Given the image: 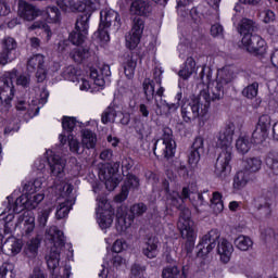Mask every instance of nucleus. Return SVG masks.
Here are the masks:
<instances>
[{"instance_id":"1","label":"nucleus","mask_w":278,"mask_h":278,"mask_svg":"<svg viewBox=\"0 0 278 278\" xmlns=\"http://www.w3.org/2000/svg\"><path fill=\"white\" fill-rule=\"evenodd\" d=\"M233 131H236V125L229 123L226 127L219 131L215 137V144L218 149H222L215 163L214 174L219 179H227L231 173V160H233Z\"/></svg>"},{"instance_id":"2","label":"nucleus","mask_w":278,"mask_h":278,"mask_svg":"<svg viewBox=\"0 0 278 278\" xmlns=\"http://www.w3.org/2000/svg\"><path fill=\"white\" fill-rule=\"evenodd\" d=\"M47 239L54 243V248H52L49 255L46 256L48 268L51 270V278H58V273H55V270L60 266V249L66 244V238L62 230L52 226L47 230Z\"/></svg>"},{"instance_id":"3","label":"nucleus","mask_w":278,"mask_h":278,"mask_svg":"<svg viewBox=\"0 0 278 278\" xmlns=\"http://www.w3.org/2000/svg\"><path fill=\"white\" fill-rule=\"evenodd\" d=\"M211 101L212 96L207 91H202L199 97L191 99L187 105L184 104L181 106V116L185 123H190V121H194L199 116H205Z\"/></svg>"},{"instance_id":"4","label":"nucleus","mask_w":278,"mask_h":278,"mask_svg":"<svg viewBox=\"0 0 278 278\" xmlns=\"http://www.w3.org/2000/svg\"><path fill=\"white\" fill-rule=\"evenodd\" d=\"M118 31L121 29V15L112 9H104L100 12V25L98 36L102 42H110V30Z\"/></svg>"},{"instance_id":"5","label":"nucleus","mask_w":278,"mask_h":278,"mask_svg":"<svg viewBox=\"0 0 278 278\" xmlns=\"http://www.w3.org/2000/svg\"><path fill=\"white\" fill-rule=\"evenodd\" d=\"M162 131L163 134L161 139H159L154 146V155H157V157H164L165 160H170V157H175L177 143L173 138V129L164 127Z\"/></svg>"},{"instance_id":"6","label":"nucleus","mask_w":278,"mask_h":278,"mask_svg":"<svg viewBox=\"0 0 278 278\" xmlns=\"http://www.w3.org/2000/svg\"><path fill=\"white\" fill-rule=\"evenodd\" d=\"M18 71L13 68L11 72H7L2 78H0V108L8 112L12 108V99H14V83L12 80L16 77Z\"/></svg>"},{"instance_id":"7","label":"nucleus","mask_w":278,"mask_h":278,"mask_svg":"<svg viewBox=\"0 0 278 278\" xmlns=\"http://www.w3.org/2000/svg\"><path fill=\"white\" fill-rule=\"evenodd\" d=\"M233 81V71L229 67H224L217 73V79L214 87L211 89L212 101H220L225 96V90L229 88V84Z\"/></svg>"},{"instance_id":"8","label":"nucleus","mask_w":278,"mask_h":278,"mask_svg":"<svg viewBox=\"0 0 278 278\" xmlns=\"http://www.w3.org/2000/svg\"><path fill=\"white\" fill-rule=\"evenodd\" d=\"M118 168H121V164L114 163L113 165H103L99 170V179L104 181L109 192L116 189L123 179L118 174Z\"/></svg>"},{"instance_id":"9","label":"nucleus","mask_w":278,"mask_h":278,"mask_svg":"<svg viewBox=\"0 0 278 278\" xmlns=\"http://www.w3.org/2000/svg\"><path fill=\"white\" fill-rule=\"evenodd\" d=\"M89 21L90 14H83L77 17L75 28L68 37L72 45L79 47L86 42V38H88V29L90 27L88 24Z\"/></svg>"},{"instance_id":"10","label":"nucleus","mask_w":278,"mask_h":278,"mask_svg":"<svg viewBox=\"0 0 278 278\" xmlns=\"http://www.w3.org/2000/svg\"><path fill=\"white\" fill-rule=\"evenodd\" d=\"M18 43L15 38L7 37L2 40V51L0 52V66H5L18 58Z\"/></svg>"},{"instance_id":"11","label":"nucleus","mask_w":278,"mask_h":278,"mask_svg":"<svg viewBox=\"0 0 278 278\" xmlns=\"http://www.w3.org/2000/svg\"><path fill=\"white\" fill-rule=\"evenodd\" d=\"M220 238V232L216 229H212L204 235L198 244V257H205L210 255L214 249H216V242Z\"/></svg>"},{"instance_id":"12","label":"nucleus","mask_w":278,"mask_h":278,"mask_svg":"<svg viewBox=\"0 0 278 278\" xmlns=\"http://www.w3.org/2000/svg\"><path fill=\"white\" fill-rule=\"evenodd\" d=\"M144 31V20L140 17H135L132 21V28L130 33L126 36V47L128 49H136L140 45V38H142V33Z\"/></svg>"},{"instance_id":"13","label":"nucleus","mask_w":278,"mask_h":278,"mask_svg":"<svg viewBox=\"0 0 278 278\" xmlns=\"http://www.w3.org/2000/svg\"><path fill=\"white\" fill-rule=\"evenodd\" d=\"M241 42L249 53H257V55H261L266 51V41L255 33L243 36Z\"/></svg>"},{"instance_id":"14","label":"nucleus","mask_w":278,"mask_h":278,"mask_svg":"<svg viewBox=\"0 0 278 278\" xmlns=\"http://www.w3.org/2000/svg\"><path fill=\"white\" fill-rule=\"evenodd\" d=\"M42 10L40 8L29 3L25 2L24 0L18 1V9L17 14L20 18H23L24 21H36L38 16H42Z\"/></svg>"},{"instance_id":"15","label":"nucleus","mask_w":278,"mask_h":278,"mask_svg":"<svg viewBox=\"0 0 278 278\" xmlns=\"http://www.w3.org/2000/svg\"><path fill=\"white\" fill-rule=\"evenodd\" d=\"M48 164L50 167L51 177H54L56 181H62V179H64V168L66 166V160L62 159L58 154H54L48 157Z\"/></svg>"},{"instance_id":"16","label":"nucleus","mask_w":278,"mask_h":278,"mask_svg":"<svg viewBox=\"0 0 278 278\" xmlns=\"http://www.w3.org/2000/svg\"><path fill=\"white\" fill-rule=\"evenodd\" d=\"M204 140L202 137H197L192 143L191 150L188 155V162L193 168L201 162V155L205 152L203 147Z\"/></svg>"},{"instance_id":"17","label":"nucleus","mask_w":278,"mask_h":278,"mask_svg":"<svg viewBox=\"0 0 278 278\" xmlns=\"http://www.w3.org/2000/svg\"><path fill=\"white\" fill-rule=\"evenodd\" d=\"M140 186V180L134 174H127L126 181L122 187V191L119 194L115 197L116 203H123V201L127 200L129 197V188H138Z\"/></svg>"},{"instance_id":"18","label":"nucleus","mask_w":278,"mask_h":278,"mask_svg":"<svg viewBox=\"0 0 278 278\" xmlns=\"http://www.w3.org/2000/svg\"><path fill=\"white\" fill-rule=\"evenodd\" d=\"M153 7L148 0H135L130 4V14L135 16H151Z\"/></svg>"},{"instance_id":"19","label":"nucleus","mask_w":278,"mask_h":278,"mask_svg":"<svg viewBox=\"0 0 278 278\" xmlns=\"http://www.w3.org/2000/svg\"><path fill=\"white\" fill-rule=\"evenodd\" d=\"M192 213L188 207H181L177 228L180 232L194 230V222L191 219Z\"/></svg>"},{"instance_id":"20","label":"nucleus","mask_w":278,"mask_h":278,"mask_svg":"<svg viewBox=\"0 0 278 278\" xmlns=\"http://www.w3.org/2000/svg\"><path fill=\"white\" fill-rule=\"evenodd\" d=\"M110 75H112V72L110 71V65H103L99 70H90V78L96 86H105V77H110Z\"/></svg>"},{"instance_id":"21","label":"nucleus","mask_w":278,"mask_h":278,"mask_svg":"<svg viewBox=\"0 0 278 278\" xmlns=\"http://www.w3.org/2000/svg\"><path fill=\"white\" fill-rule=\"evenodd\" d=\"M237 29L241 36H251L260 31V26L253 20L243 17L239 22Z\"/></svg>"},{"instance_id":"22","label":"nucleus","mask_w":278,"mask_h":278,"mask_svg":"<svg viewBox=\"0 0 278 278\" xmlns=\"http://www.w3.org/2000/svg\"><path fill=\"white\" fill-rule=\"evenodd\" d=\"M217 253L224 264H228L233 253V245L227 239H222L217 244Z\"/></svg>"},{"instance_id":"23","label":"nucleus","mask_w":278,"mask_h":278,"mask_svg":"<svg viewBox=\"0 0 278 278\" xmlns=\"http://www.w3.org/2000/svg\"><path fill=\"white\" fill-rule=\"evenodd\" d=\"M21 241H18V239L14 237L8 238L2 244V251L5 255L10 256L17 255V253H21Z\"/></svg>"},{"instance_id":"24","label":"nucleus","mask_w":278,"mask_h":278,"mask_svg":"<svg viewBox=\"0 0 278 278\" xmlns=\"http://www.w3.org/2000/svg\"><path fill=\"white\" fill-rule=\"evenodd\" d=\"M142 253L148 260H154V257H157V238L150 237L146 241Z\"/></svg>"},{"instance_id":"25","label":"nucleus","mask_w":278,"mask_h":278,"mask_svg":"<svg viewBox=\"0 0 278 278\" xmlns=\"http://www.w3.org/2000/svg\"><path fill=\"white\" fill-rule=\"evenodd\" d=\"M24 223V229L26 233H31L36 228V217H34V213L26 212L17 217V225Z\"/></svg>"},{"instance_id":"26","label":"nucleus","mask_w":278,"mask_h":278,"mask_svg":"<svg viewBox=\"0 0 278 278\" xmlns=\"http://www.w3.org/2000/svg\"><path fill=\"white\" fill-rule=\"evenodd\" d=\"M99 8V0H85L84 2L77 1L76 2V11L77 12H87L89 16L92 15L94 10Z\"/></svg>"},{"instance_id":"27","label":"nucleus","mask_w":278,"mask_h":278,"mask_svg":"<svg viewBox=\"0 0 278 278\" xmlns=\"http://www.w3.org/2000/svg\"><path fill=\"white\" fill-rule=\"evenodd\" d=\"M181 238L184 240H187L185 242V251H187V254L190 255L192 251H194V241L197 240V232L194 230H184L180 232Z\"/></svg>"},{"instance_id":"28","label":"nucleus","mask_w":278,"mask_h":278,"mask_svg":"<svg viewBox=\"0 0 278 278\" xmlns=\"http://www.w3.org/2000/svg\"><path fill=\"white\" fill-rule=\"evenodd\" d=\"M12 197H8V203L10 205L9 212H14V214H21L23 210H27V198L24 195L18 197L13 204Z\"/></svg>"},{"instance_id":"29","label":"nucleus","mask_w":278,"mask_h":278,"mask_svg":"<svg viewBox=\"0 0 278 278\" xmlns=\"http://www.w3.org/2000/svg\"><path fill=\"white\" fill-rule=\"evenodd\" d=\"M81 144L86 149H94L97 147V135L90 129L81 131Z\"/></svg>"},{"instance_id":"30","label":"nucleus","mask_w":278,"mask_h":278,"mask_svg":"<svg viewBox=\"0 0 278 278\" xmlns=\"http://www.w3.org/2000/svg\"><path fill=\"white\" fill-rule=\"evenodd\" d=\"M45 67V55L36 54L28 59L27 71L28 73H35L39 68Z\"/></svg>"},{"instance_id":"31","label":"nucleus","mask_w":278,"mask_h":278,"mask_svg":"<svg viewBox=\"0 0 278 278\" xmlns=\"http://www.w3.org/2000/svg\"><path fill=\"white\" fill-rule=\"evenodd\" d=\"M114 223V213L112 211H104L98 216V225L101 229H109Z\"/></svg>"},{"instance_id":"32","label":"nucleus","mask_w":278,"mask_h":278,"mask_svg":"<svg viewBox=\"0 0 278 278\" xmlns=\"http://www.w3.org/2000/svg\"><path fill=\"white\" fill-rule=\"evenodd\" d=\"M253 141L247 135H241L236 141V149L239 153H249L251 151Z\"/></svg>"},{"instance_id":"33","label":"nucleus","mask_w":278,"mask_h":278,"mask_svg":"<svg viewBox=\"0 0 278 278\" xmlns=\"http://www.w3.org/2000/svg\"><path fill=\"white\" fill-rule=\"evenodd\" d=\"M40 247V238L36 237L28 241L24 248V253L29 258L36 257L38 255V248Z\"/></svg>"},{"instance_id":"34","label":"nucleus","mask_w":278,"mask_h":278,"mask_svg":"<svg viewBox=\"0 0 278 278\" xmlns=\"http://www.w3.org/2000/svg\"><path fill=\"white\" fill-rule=\"evenodd\" d=\"M186 199H190V189L188 187L182 188L181 194L179 192H173L170 197L172 204L175 207H181Z\"/></svg>"},{"instance_id":"35","label":"nucleus","mask_w":278,"mask_h":278,"mask_svg":"<svg viewBox=\"0 0 278 278\" xmlns=\"http://www.w3.org/2000/svg\"><path fill=\"white\" fill-rule=\"evenodd\" d=\"M46 16L48 23L58 24L62 21V12L58 7H48L46 9Z\"/></svg>"},{"instance_id":"36","label":"nucleus","mask_w":278,"mask_h":278,"mask_svg":"<svg viewBox=\"0 0 278 278\" xmlns=\"http://www.w3.org/2000/svg\"><path fill=\"white\" fill-rule=\"evenodd\" d=\"M247 184H249V173L245 170L238 172L233 178V188L242 190Z\"/></svg>"},{"instance_id":"37","label":"nucleus","mask_w":278,"mask_h":278,"mask_svg":"<svg viewBox=\"0 0 278 278\" xmlns=\"http://www.w3.org/2000/svg\"><path fill=\"white\" fill-rule=\"evenodd\" d=\"M262 168V159L250 157L244 161L245 173H257Z\"/></svg>"},{"instance_id":"38","label":"nucleus","mask_w":278,"mask_h":278,"mask_svg":"<svg viewBox=\"0 0 278 278\" xmlns=\"http://www.w3.org/2000/svg\"><path fill=\"white\" fill-rule=\"evenodd\" d=\"M73 208V201L66 200L62 202L55 213V217L58 220H62V218H66L68 216V212Z\"/></svg>"},{"instance_id":"39","label":"nucleus","mask_w":278,"mask_h":278,"mask_svg":"<svg viewBox=\"0 0 278 278\" xmlns=\"http://www.w3.org/2000/svg\"><path fill=\"white\" fill-rule=\"evenodd\" d=\"M155 78L151 80L150 78H146L143 80V92L146 94L147 101H152L153 97H155Z\"/></svg>"},{"instance_id":"40","label":"nucleus","mask_w":278,"mask_h":278,"mask_svg":"<svg viewBox=\"0 0 278 278\" xmlns=\"http://www.w3.org/2000/svg\"><path fill=\"white\" fill-rule=\"evenodd\" d=\"M266 165L273 170L274 175H278V150H271L267 154Z\"/></svg>"},{"instance_id":"41","label":"nucleus","mask_w":278,"mask_h":278,"mask_svg":"<svg viewBox=\"0 0 278 278\" xmlns=\"http://www.w3.org/2000/svg\"><path fill=\"white\" fill-rule=\"evenodd\" d=\"M235 245L239 251H249L253 247V240L251 237L241 235L235 240Z\"/></svg>"},{"instance_id":"42","label":"nucleus","mask_w":278,"mask_h":278,"mask_svg":"<svg viewBox=\"0 0 278 278\" xmlns=\"http://www.w3.org/2000/svg\"><path fill=\"white\" fill-rule=\"evenodd\" d=\"M211 207L215 214H220L225 210L223 204V195L220 192H214L213 198L211 199Z\"/></svg>"},{"instance_id":"43","label":"nucleus","mask_w":278,"mask_h":278,"mask_svg":"<svg viewBox=\"0 0 278 278\" xmlns=\"http://www.w3.org/2000/svg\"><path fill=\"white\" fill-rule=\"evenodd\" d=\"M42 188V179L41 178H36L33 181H27L24 185L23 192L25 194H34V192H38Z\"/></svg>"},{"instance_id":"44","label":"nucleus","mask_w":278,"mask_h":278,"mask_svg":"<svg viewBox=\"0 0 278 278\" xmlns=\"http://www.w3.org/2000/svg\"><path fill=\"white\" fill-rule=\"evenodd\" d=\"M14 214H9L4 220L0 222V231L3 229V233H12V229L18 227V223L14 225Z\"/></svg>"},{"instance_id":"45","label":"nucleus","mask_w":278,"mask_h":278,"mask_svg":"<svg viewBox=\"0 0 278 278\" xmlns=\"http://www.w3.org/2000/svg\"><path fill=\"white\" fill-rule=\"evenodd\" d=\"M136 66H138L137 59H134V56H128L127 61L124 63V73L126 77H128V79H131V77H134Z\"/></svg>"},{"instance_id":"46","label":"nucleus","mask_w":278,"mask_h":278,"mask_svg":"<svg viewBox=\"0 0 278 278\" xmlns=\"http://www.w3.org/2000/svg\"><path fill=\"white\" fill-rule=\"evenodd\" d=\"M266 138H268V131L256 126L254 131L252 132L253 144H262V142L266 141Z\"/></svg>"},{"instance_id":"47","label":"nucleus","mask_w":278,"mask_h":278,"mask_svg":"<svg viewBox=\"0 0 278 278\" xmlns=\"http://www.w3.org/2000/svg\"><path fill=\"white\" fill-rule=\"evenodd\" d=\"M90 55V50L87 48H76L72 52V58L77 64H81L83 60H86Z\"/></svg>"},{"instance_id":"48","label":"nucleus","mask_w":278,"mask_h":278,"mask_svg":"<svg viewBox=\"0 0 278 278\" xmlns=\"http://www.w3.org/2000/svg\"><path fill=\"white\" fill-rule=\"evenodd\" d=\"M45 201L43 193H37L33 197L26 198V210H36L37 205H40Z\"/></svg>"},{"instance_id":"49","label":"nucleus","mask_w":278,"mask_h":278,"mask_svg":"<svg viewBox=\"0 0 278 278\" xmlns=\"http://www.w3.org/2000/svg\"><path fill=\"white\" fill-rule=\"evenodd\" d=\"M116 109L114 106H109L102 113L101 121L103 125H108V123H114L116 121Z\"/></svg>"},{"instance_id":"50","label":"nucleus","mask_w":278,"mask_h":278,"mask_svg":"<svg viewBox=\"0 0 278 278\" xmlns=\"http://www.w3.org/2000/svg\"><path fill=\"white\" fill-rule=\"evenodd\" d=\"M29 31H34L35 29H43L45 34H47V39L51 40V36H53V33L51 31V28L49 27V25H47V23L42 22V21H36L34 22L29 27H28Z\"/></svg>"},{"instance_id":"51","label":"nucleus","mask_w":278,"mask_h":278,"mask_svg":"<svg viewBox=\"0 0 278 278\" xmlns=\"http://www.w3.org/2000/svg\"><path fill=\"white\" fill-rule=\"evenodd\" d=\"M257 90H260V84L252 83L243 88L242 96L245 97V99H255V97H257Z\"/></svg>"},{"instance_id":"52","label":"nucleus","mask_w":278,"mask_h":278,"mask_svg":"<svg viewBox=\"0 0 278 278\" xmlns=\"http://www.w3.org/2000/svg\"><path fill=\"white\" fill-rule=\"evenodd\" d=\"M134 215H117V225L121 227V229H129L131 227V224L134 223Z\"/></svg>"},{"instance_id":"53","label":"nucleus","mask_w":278,"mask_h":278,"mask_svg":"<svg viewBox=\"0 0 278 278\" xmlns=\"http://www.w3.org/2000/svg\"><path fill=\"white\" fill-rule=\"evenodd\" d=\"M179 267L177 266H166L162 269L161 277L162 278H179L180 275Z\"/></svg>"},{"instance_id":"54","label":"nucleus","mask_w":278,"mask_h":278,"mask_svg":"<svg viewBox=\"0 0 278 278\" xmlns=\"http://www.w3.org/2000/svg\"><path fill=\"white\" fill-rule=\"evenodd\" d=\"M0 278H14V264L3 263L0 267Z\"/></svg>"},{"instance_id":"55","label":"nucleus","mask_w":278,"mask_h":278,"mask_svg":"<svg viewBox=\"0 0 278 278\" xmlns=\"http://www.w3.org/2000/svg\"><path fill=\"white\" fill-rule=\"evenodd\" d=\"M271 123H273V119L270 118V115L264 114V115H261L258 117V122L256 124V127H258V128L268 132V130L270 129Z\"/></svg>"},{"instance_id":"56","label":"nucleus","mask_w":278,"mask_h":278,"mask_svg":"<svg viewBox=\"0 0 278 278\" xmlns=\"http://www.w3.org/2000/svg\"><path fill=\"white\" fill-rule=\"evenodd\" d=\"M154 112L156 116H168V102H166V100H160V102H156Z\"/></svg>"},{"instance_id":"57","label":"nucleus","mask_w":278,"mask_h":278,"mask_svg":"<svg viewBox=\"0 0 278 278\" xmlns=\"http://www.w3.org/2000/svg\"><path fill=\"white\" fill-rule=\"evenodd\" d=\"M67 140H68V147L70 151L72 153H84V150L79 151L81 149V144L79 143V140L75 139L72 134L67 135Z\"/></svg>"},{"instance_id":"58","label":"nucleus","mask_w":278,"mask_h":278,"mask_svg":"<svg viewBox=\"0 0 278 278\" xmlns=\"http://www.w3.org/2000/svg\"><path fill=\"white\" fill-rule=\"evenodd\" d=\"M76 126H77V121H75V117H63L62 127L64 131H66L67 134H71Z\"/></svg>"},{"instance_id":"59","label":"nucleus","mask_w":278,"mask_h":278,"mask_svg":"<svg viewBox=\"0 0 278 278\" xmlns=\"http://www.w3.org/2000/svg\"><path fill=\"white\" fill-rule=\"evenodd\" d=\"M147 210L148 208L144 203H136L130 207V216H134V218H136V216H142Z\"/></svg>"},{"instance_id":"60","label":"nucleus","mask_w":278,"mask_h":278,"mask_svg":"<svg viewBox=\"0 0 278 278\" xmlns=\"http://www.w3.org/2000/svg\"><path fill=\"white\" fill-rule=\"evenodd\" d=\"M147 270V266L135 263L130 268V275L134 278L142 277Z\"/></svg>"},{"instance_id":"61","label":"nucleus","mask_w":278,"mask_h":278,"mask_svg":"<svg viewBox=\"0 0 278 278\" xmlns=\"http://www.w3.org/2000/svg\"><path fill=\"white\" fill-rule=\"evenodd\" d=\"M63 77L68 81H77V70L70 65L63 72Z\"/></svg>"},{"instance_id":"62","label":"nucleus","mask_w":278,"mask_h":278,"mask_svg":"<svg viewBox=\"0 0 278 278\" xmlns=\"http://www.w3.org/2000/svg\"><path fill=\"white\" fill-rule=\"evenodd\" d=\"M53 212L52 207H48L46 210H42L39 214H38V223L41 227H46L47 226V220H49V216L50 214Z\"/></svg>"},{"instance_id":"63","label":"nucleus","mask_w":278,"mask_h":278,"mask_svg":"<svg viewBox=\"0 0 278 278\" xmlns=\"http://www.w3.org/2000/svg\"><path fill=\"white\" fill-rule=\"evenodd\" d=\"M31 84V76L29 74H22L16 77V86H22V88H29Z\"/></svg>"},{"instance_id":"64","label":"nucleus","mask_w":278,"mask_h":278,"mask_svg":"<svg viewBox=\"0 0 278 278\" xmlns=\"http://www.w3.org/2000/svg\"><path fill=\"white\" fill-rule=\"evenodd\" d=\"M200 79L202 84H205L206 86L210 85L212 81V70H210V67H203L200 73Z\"/></svg>"}]
</instances>
